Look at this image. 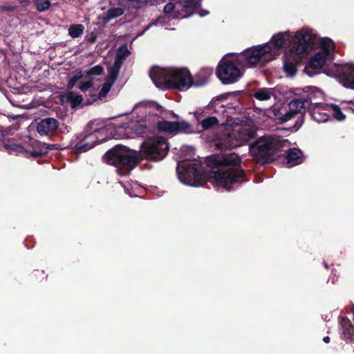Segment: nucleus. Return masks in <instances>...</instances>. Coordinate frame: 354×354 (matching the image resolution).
<instances>
[{
	"label": "nucleus",
	"mask_w": 354,
	"mask_h": 354,
	"mask_svg": "<svg viewBox=\"0 0 354 354\" xmlns=\"http://www.w3.org/2000/svg\"><path fill=\"white\" fill-rule=\"evenodd\" d=\"M189 5V3H186V4L185 5V6H188Z\"/></svg>",
	"instance_id": "45"
},
{
	"label": "nucleus",
	"mask_w": 354,
	"mask_h": 354,
	"mask_svg": "<svg viewBox=\"0 0 354 354\" xmlns=\"http://www.w3.org/2000/svg\"><path fill=\"white\" fill-rule=\"evenodd\" d=\"M313 37L311 30L304 28L295 32L287 31L274 35L270 43L253 46L242 53L245 65L266 64L275 59L280 49L285 46L283 66H296L308 54Z\"/></svg>",
	"instance_id": "2"
},
{
	"label": "nucleus",
	"mask_w": 354,
	"mask_h": 354,
	"mask_svg": "<svg viewBox=\"0 0 354 354\" xmlns=\"http://www.w3.org/2000/svg\"><path fill=\"white\" fill-rule=\"evenodd\" d=\"M295 114L293 113L292 111H290L289 109L288 111H287L285 114H283L280 120L281 123L286 122L288 120H290L291 118H292Z\"/></svg>",
	"instance_id": "33"
},
{
	"label": "nucleus",
	"mask_w": 354,
	"mask_h": 354,
	"mask_svg": "<svg viewBox=\"0 0 354 354\" xmlns=\"http://www.w3.org/2000/svg\"><path fill=\"white\" fill-rule=\"evenodd\" d=\"M91 144L88 142H86L85 140L83 139H81L78 142H77L75 145V152L76 153H80L83 152H86L88 151L89 149H92L91 147Z\"/></svg>",
	"instance_id": "24"
},
{
	"label": "nucleus",
	"mask_w": 354,
	"mask_h": 354,
	"mask_svg": "<svg viewBox=\"0 0 354 354\" xmlns=\"http://www.w3.org/2000/svg\"><path fill=\"white\" fill-rule=\"evenodd\" d=\"M311 115L317 122H324V121L326 120V119L318 118L317 115L320 116L321 114L319 113H318V112H316L315 111H314L313 113H311Z\"/></svg>",
	"instance_id": "38"
},
{
	"label": "nucleus",
	"mask_w": 354,
	"mask_h": 354,
	"mask_svg": "<svg viewBox=\"0 0 354 354\" xmlns=\"http://www.w3.org/2000/svg\"><path fill=\"white\" fill-rule=\"evenodd\" d=\"M130 51L126 46L120 47L117 52L115 61L113 66H120L122 64L123 60L129 56Z\"/></svg>",
	"instance_id": "20"
},
{
	"label": "nucleus",
	"mask_w": 354,
	"mask_h": 354,
	"mask_svg": "<svg viewBox=\"0 0 354 354\" xmlns=\"http://www.w3.org/2000/svg\"><path fill=\"white\" fill-rule=\"evenodd\" d=\"M263 73H264V74H265V75H266V76H268V71H267V70H265V71H263Z\"/></svg>",
	"instance_id": "44"
},
{
	"label": "nucleus",
	"mask_w": 354,
	"mask_h": 354,
	"mask_svg": "<svg viewBox=\"0 0 354 354\" xmlns=\"http://www.w3.org/2000/svg\"><path fill=\"white\" fill-rule=\"evenodd\" d=\"M32 277L35 281H41L47 278V274L44 270H35L32 272Z\"/></svg>",
	"instance_id": "30"
},
{
	"label": "nucleus",
	"mask_w": 354,
	"mask_h": 354,
	"mask_svg": "<svg viewBox=\"0 0 354 354\" xmlns=\"http://www.w3.org/2000/svg\"><path fill=\"white\" fill-rule=\"evenodd\" d=\"M349 104H351L350 109L352 110V111L354 113V102H350Z\"/></svg>",
	"instance_id": "42"
},
{
	"label": "nucleus",
	"mask_w": 354,
	"mask_h": 354,
	"mask_svg": "<svg viewBox=\"0 0 354 354\" xmlns=\"http://www.w3.org/2000/svg\"><path fill=\"white\" fill-rule=\"evenodd\" d=\"M327 75L338 80L344 87L354 90V68H327Z\"/></svg>",
	"instance_id": "9"
},
{
	"label": "nucleus",
	"mask_w": 354,
	"mask_h": 354,
	"mask_svg": "<svg viewBox=\"0 0 354 354\" xmlns=\"http://www.w3.org/2000/svg\"><path fill=\"white\" fill-rule=\"evenodd\" d=\"M175 124L174 122L162 120L157 122V128L160 131L166 132L168 133H175Z\"/></svg>",
	"instance_id": "19"
},
{
	"label": "nucleus",
	"mask_w": 354,
	"mask_h": 354,
	"mask_svg": "<svg viewBox=\"0 0 354 354\" xmlns=\"http://www.w3.org/2000/svg\"><path fill=\"white\" fill-rule=\"evenodd\" d=\"M82 139L85 140L86 142H88L89 144H91V147L93 148L97 143V138L96 134L94 132H93L86 135Z\"/></svg>",
	"instance_id": "31"
},
{
	"label": "nucleus",
	"mask_w": 354,
	"mask_h": 354,
	"mask_svg": "<svg viewBox=\"0 0 354 354\" xmlns=\"http://www.w3.org/2000/svg\"><path fill=\"white\" fill-rule=\"evenodd\" d=\"M124 12V10L120 7H113L108 10L106 15L102 17L104 22H108L110 20L121 16Z\"/></svg>",
	"instance_id": "18"
},
{
	"label": "nucleus",
	"mask_w": 354,
	"mask_h": 354,
	"mask_svg": "<svg viewBox=\"0 0 354 354\" xmlns=\"http://www.w3.org/2000/svg\"><path fill=\"white\" fill-rule=\"evenodd\" d=\"M245 68H216V75L223 84H232L239 81Z\"/></svg>",
	"instance_id": "10"
},
{
	"label": "nucleus",
	"mask_w": 354,
	"mask_h": 354,
	"mask_svg": "<svg viewBox=\"0 0 354 354\" xmlns=\"http://www.w3.org/2000/svg\"><path fill=\"white\" fill-rule=\"evenodd\" d=\"M330 341V339L328 336H326L323 338V342L326 344H328Z\"/></svg>",
	"instance_id": "41"
},
{
	"label": "nucleus",
	"mask_w": 354,
	"mask_h": 354,
	"mask_svg": "<svg viewBox=\"0 0 354 354\" xmlns=\"http://www.w3.org/2000/svg\"><path fill=\"white\" fill-rule=\"evenodd\" d=\"M310 99L302 100V97H298L292 100L289 103V109L292 111L297 115L302 113V110L305 111L306 109L310 108Z\"/></svg>",
	"instance_id": "15"
},
{
	"label": "nucleus",
	"mask_w": 354,
	"mask_h": 354,
	"mask_svg": "<svg viewBox=\"0 0 354 354\" xmlns=\"http://www.w3.org/2000/svg\"><path fill=\"white\" fill-rule=\"evenodd\" d=\"M346 66L351 67L352 66L351 65H346Z\"/></svg>",
	"instance_id": "46"
},
{
	"label": "nucleus",
	"mask_w": 354,
	"mask_h": 354,
	"mask_svg": "<svg viewBox=\"0 0 354 354\" xmlns=\"http://www.w3.org/2000/svg\"><path fill=\"white\" fill-rule=\"evenodd\" d=\"M29 153L33 158L42 157L46 155V149L44 148L42 143L40 142L37 144Z\"/></svg>",
	"instance_id": "23"
},
{
	"label": "nucleus",
	"mask_w": 354,
	"mask_h": 354,
	"mask_svg": "<svg viewBox=\"0 0 354 354\" xmlns=\"http://www.w3.org/2000/svg\"><path fill=\"white\" fill-rule=\"evenodd\" d=\"M104 73V68H91L89 71H75L74 75L68 80L67 87L73 88L78 82L77 88L85 92L93 85L92 75H100Z\"/></svg>",
	"instance_id": "7"
},
{
	"label": "nucleus",
	"mask_w": 354,
	"mask_h": 354,
	"mask_svg": "<svg viewBox=\"0 0 354 354\" xmlns=\"http://www.w3.org/2000/svg\"><path fill=\"white\" fill-rule=\"evenodd\" d=\"M44 148L46 149V153H48V150H53L57 149V147H56L57 145H51V144H45L42 143Z\"/></svg>",
	"instance_id": "37"
},
{
	"label": "nucleus",
	"mask_w": 354,
	"mask_h": 354,
	"mask_svg": "<svg viewBox=\"0 0 354 354\" xmlns=\"http://www.w3.org/2000/svg\"><path fill=\"white\" fill-rule=\"evenodd\" d=\"M59 122L52 118L41 120L37 125V131L41 135H48L55 132L58 128Z\"/></svg>",
	"instance_id": "12"
},
{
	"label": "nucleus",
	"mask_w": 354,
	"mask_h": 354,
	"mask_svg": "<svg viewBox=\"0 0 354 354\" xmlns=\"http://www.w3.org/2000/svg\"><path fill=\"white\" fill-rule=\"evenodd\" d=\"M230 95V93H226L221 94L220 95L216 96L215 98H214L212 101V104L213 105L216 102H220L223 100H226L228 98V96Z\"/></svg>",
	"instance_id": "35"
},
{
	"label": "nucleus",
	"mask_w": 354,
	"mask_h": 354,
	"mask_svg": "<svg viewBox=\"0 0 354 354\" xmlns=\"http://www.w3.org/2000/svg\"><path fill=\"white\" fill-rule=\"evenodd\" d=\"M287 77H292L297 73V68H283Z\"/></svg>",
	"instance_id": "34"
},
{
	"label": "nucleus",
	"mask_w": 354,
	"mask_h": 354,
	"mask_svg": "<svg viewBox=\"0 0 354 354\" xmlns=\"http://www.w3.org/2000/svg\"><path fill=\"white\" fill-rule=\"evenodd\" d=\"M174 7L175 6L174 4L169 3L167 5H165V6L164 8V11L166 14H170L174 9Z\"/></svg>",
	"instance_id": "36"
},
{
	"label": "nucleus",
	"mask_w": 354,
	"mask_h": 354,
	"mask_svg": "<svg viewBox=\"0 0 354 354\" xmlns=\"http://www.w3.org/2000/svg\"><path fill=\"white\" fill-rule=\"evenodd\" d=\"M288 144V140L281 139L279 136H263L251 145V152L258 162L270 163L277 160L280 156L279 153Z\"/></svg>",
	"instance_id": "5"
},
{
	"label": "nucleus",
	"mask_w": 354,
	"mask_h": 354,
	"mask_svg": "<svg viewBox=\"0 0 354 354\" xmlns=\"http://www.w3.org/2000/svg\"><path fill=\"white\" fill-rule=\"evenodd\" d=\"M169 151L167 140L162 136H152L146 139L136 151L127 147L117 145L109 149L103 156L104 162L117 169L120 176L129 174L144 159L159 161Z\"/></svg>",
	"instance_id": "3"
},
{
	"label": "nucleus",
	"mask_w": 354,
	"mask_h": 354,
	"mask_svg": "<svg viewBox=\"0 0 354 354\" xmlns=\"http://www.w3.org/2000/svg\"><path fill=\"white\" fill-rule=\"evenodd\" d=\"M256 133L250 129H242L236 135H224L217 142L216 145L221 149H231L246 145L250 140L254 138Z\"/></svg>",
	"instance_id": "6"
},
{
	"label": "nucleus",
	"mask_w": 354,
	"mask_h": 354,
	"mask_svg": "<svg viewBox=\"0 0 354 354\" xmlns=\"http://www.w3.org/2000/svg\"><path fill=\"white\" fill-rule=\"evenodd\" d=\"M334 49L335 45L331 39H322L319 47L310 57L309 66H324L329 64L333 59Z\"/></svg>",
	"instance_id": "8"
},
{
	"label": "nucleus",
	"mask_w": 354,
	"mask_h": 354,
	"mask_svg": "<svg viewBox=\"0 0 354 354\" xmlns=\"http://www.w3.org/2000/svg\"><path fill=\"white\" fill-rule=\"evenodd\" d=\"M242 53L240 54H226L220 61L218 66H245V62Z\"/></svg>",
	"instance_id": "13"
},
{
	"label": "nucleus",
	"mask_w": 354,
	"mask_h": 354,
	"mask_svg": "<svg viewBox=\"0 0 354 354\" xmlns=\"http://www.w3.org/2000/svg\"><path fill=\"white\" fill-rule=\"evenodd\" d=\"M303 153L297 148L290 149L287 153L286 160L287 163L290 167L297 165L302 162Z\"/></svg>",
	"instance_id": "16"
},
{
	"label": "nucleus",
	"mask_w": 354,
	"mask_h": 354,
	"mask_svg": "<svg viewBox=\"0 0 354 354\" xmlns=\"http://www.w3.org/2000/svg\"><path fill=\"white\" fill-rule=\"evenodd\" d=\"M175 125V133H190L192 132V126L185 120L174 122Z\"/></svg>",
	"instance_id": "21"
},
{
	"label": "nucleus",
	"mask_w": 354,
	"mask_h": 354,
	"mask_svg": "<svg viewBox=\"0 0 354 354\" xmlns=\"http://www.w3.org/2000/svg\"><path fill=\"white\" fill-rule=\"evenodd\" d=\"M327 68H304V73L307 74L309 77H313L315 75L324 73L327 75Z\"/></svg>",
	"instance_id": "26"
},
{
	"label": "nucleus",
	"mask_w": 354,
	"mask_h": 354,
	"mask_svg": "<svg viewBox=\"0 0 354 354\" xmlns=\"http://www.w3.org/2000/svg\"><path fill=\"white\" fill-rule=\"evenodd\" d=\"M324 267H325L326 269H328V268H329V267H328V264H327L326 263H324Z\"/></svg>",
	"instance_id": "43"
},
{
	"label": "nucleus",
	"mask_w": 354,
	"mask_h": 354,
	"mask_svg": "<svg viewBox=\"0 0 354 354\" xmlns=\"http://www.w3.org/2000/svg\"><path fill=\"white\" fill-rule=\"evenodd\" d=\"M339 324L342 329V339L351 340L354 336V325L347 317H340Z\"/></svg>",
	"instance_id": "14"
},
{
	"label": "nucleus",
	"mask_w": 354,
	"mask_h": 354,
	"mask_svg": "<svg viewBox=\"0 0 354 354\" xmlns=\"http://www.w3.org/2000/svg\"><path fill=\"white\" fill-rule=\"evenodd\" d=\"M333 114L334 118L338 121H342L346 118V115L342 113L340 107L337 104L332 105Z\"/></svg>",
	"instance_id": "28"
},
{
	"label": "nucleus",
	"mask_w": 354,
	"mask_h": 354,
	"mask_svg": "<svg viewBox=\"0 0 354 354\" xmlns=\"http://www.w3.org/2000/svg\"><path fill=\"white\" fill-rule=\"evenodd\" d=\"M315 95L316 94L315 92H311L308 93L306 96L301 97L302 100H308V98L310 99V108H308L310 110H312L313 106H317L318 104H319V102L315 101Z\"/></svg>",
	"instance_id": "32"
},
{
	"label": "nucleus",
	"mask_w": 354,
	"mask_h": 354,
	"mask_svg": "<svg viewBox=\"0 0 354 354\" xmlns=\"http://www.w3.org/2000/svg\"><path fill=\"white\" fill-rule=\"evenodd\" d=\"M218 122V119L214 116H209L201 122L203 129H209L216 125Z\"/></svg>",
	"instance_id": "25"
},
{
	"label": "nucleus",
	"mask_w": 354,
	"mask_h": 354,
	"mask_svg": "<svg viewBox=\"0 0 354 354\" xmlns=\"http://www.w3.org/2000/svg\"><path fill=\"white\" fill-rule=\"evenodd\" d=\"M120 68H109L108 75L106 77V81L99 92V97L100 99L106 96L112 86L117 80Z\"/></svg>",
	"instance_id": "11"
},
{
	"label": "nucleus",
	"mask_w": 354,
	"mask_h": 354,
	"mask_svg": "<svg viewBox=\"0 0 354 354\" xmlns=\"http://www.w3.org/2000/svg\"><path fill=\"white\" fill-rule=\"evenodd\" d=\"M84 27L82 24L72 25L68 28V34L73 38L81 36L84 32Z\"/></svg>",
	"instance_id": "22"
},
{
	"label": "nucleus",
	"mask_w": 354,
	"mask_h": 354,
	"mask_svg": "<svg viewBox=\"0 0 354 354\" xmlns=\"http://www.w3.org/2000/svg\"><path fill=\"white\" fill-rule=\"evenodd\" d=\"M241 162V157L235 153L214 154L206 160L209 169H205L199 162L185 161L178 166L177 173L179 179L188 185L199 187L209 182L230 191L248 181Z\"/></svg>",
	"instance_id": "1"
},
{
	"label": "nucleus",
	"mask_w": 354,
	"mask_h": 354,
	"mask_svg": "<svg viewBox=\"0 0 354 354\" xmlns=\"http://www.w3.org/2000/svg\"><path fill=\"white\" fill-rule=\"evenodd\" d=\"M35 5L38 11H44L47 10L50 3L48 0H35Z\"/></svg>",
	"instance_id": "29"
},
{
	"label": "nucleus",
	"mask_w": 354,
	"mask_h": 354,
	"mask_svg": "<svg viewBox=\"0 0 354 354\" xmlns=\"http://www.w3.org/2000/svg\"><path fill=\"white\" fill-rule=\"evenodd\" d=\"M68 102H71L72 107H76L80 105L82 101V96L80 95H74L73 93H69L67 95Z\"/></svg>",
	"instance_id": "27"
},
{
	"label": "nucleus",
	"mask_w": 354,
	"mask_h": 354,
	"mask_svg": "<svg viewBox=\"0 0 354 354\" xmlns=\"http://www.w3.org/2000/svg\"><path fill=\"white\" fill-rule=\"evenodd\" d=\"M169 17H170V16H169V17H160V18L158 19V24H162L165 22V21L166 19H169Z\"/></svg>",
	"instance_id": "40"
},
{
	"label": "nucleus",
	"mask_w": 354,
	"mask_h": 354,
	"mask_svg": "<svg viewBox=\"0 0 354 354\" xmlns=\"http://www.w3.org/2000/svg\"><path fill=\"white\" fill-rule=\"evenodd\" d=\"M274 88H259L254 90L252 95L259 101H267L271 99L274 95Z\"/></svg>",
	"instance_id": "17"
},
{
	"label": "nucleus",
	"mask_w": 354,
	"mask_h": 354,
	"mask_svg": "<svg viewBox=\"0 0 354 354\" xmlns=\"http://www.w3.org/2000/svg\"><path fill=\"white\" fill-rule=\"evenodd\" d=\"M155 107H156V110L158 111V112H160V113L162 112L163 107L161 105H160L159 104L156 103L155 104Z\"/></svg>",
	"instance_id": "39"
},
{
	"label": "nucleus",
	"mask_w": 354,
	"mask_h": 354,
	"mask_svg": "<svg viewBox=\"0 0 354 354\" xmlns=\"http://www.w3.org/2000/svg\"><path fill=\"white\" fill-rule=\"evenodd\" d=\"M149 77L158 88L162 89L184 91L193 84L188 68H151Z\"/></svg>",
	"instance_id": "4"
}]
</instances>
